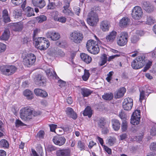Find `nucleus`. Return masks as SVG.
I'll return each instance as SVG.
<instances>
[{"instance_id":"obj_1","label":"nucleus","mask_w":156,"mask_h":156,"mask_svg":"<svg viewBox=\"0 0 156 156\" xmlns=\"http://www.w3.org/2000/svg\"><path fill=\"white\" fill-rule=\"evenodd\" d=\"M33 109L29 106H27L21 109L20 110V117L25 121H28L31 119L32 115L35 116L36 115L33 114Z\"/></svg>"},{"instance_id":"obj_2","label":"nucleus","mask_w":156,"mask_h":156,"mask_svg":"<svg viewBox=\"0 0 156 156\" xmlns=\"http://www.w3.org/2000/svg\"><path fill=\"white\" fill-rule=\"evenodd\" d=\"M35 46L41 50L47 49L50 46V42L45 38L39 37L34 39Z\"/></svg>"},{"instance_id":"obj_3","label":"nucleus","mask_w":156,"mask_h":156,"mask_svg":"<svg viewBox=\"0 0 156 156\" xmlns=\"http://www.w3.org/2000/svg\"><path fill=\"white\" fill-rule=\"evenodd\" d=\"M98 21V17L96 13L92 11L89 13L87 19V22L90 25L92 26H95Z\"/></svg>"},{"instance_id":"obj_4","label":"nucleus","mask_w":156,"mask_h":156,"mask_svg":"<svg viewBox=\"0 0 156 156\" xmlns=\"http://www.w3.org/2000/svg\"><path fill=\"white\" fill-rule=\"evenodd\" d=\"M83 38V34L76 31L73 32L70 34V39L71 41L77 44L81 42Z\"/></svg>"},{"instance_id":"obj_5","label":"nucleus","mask_w":156,"mask_h":156,"mask_svg":"<svg viewBox=\"0 0 156 156\" xmlns=\"http://www.w3.org/2000/svg\"><path fill=\"white\" fill-rule=\"evenodd\" d=\"M143 12L141 8L139 6H136L132 10V16L133 18L138 20L142 17Z\"/></svg>"},{"instance_id":"obj_6","label":"nucleus","mask_w":156,"mask_h":156,"mask_svg":"<svg viewBox=\"0 0 156 156\" xmlns=\"http://www.w3.org/2000/svg\"><path fill=\"white\" fill-rule=\"evenodd\" d=\"M35 60V55L33 54L29 53L23 59V62L24 65L30 67L33 65Z\"/></svg>"},{"instance_id":"obj_7","label":"nucleus","mask_w":156,"mask_h":156,"mask_svg":"<svg viewBox=\"0 0 156 156\" xmlns=\"http://www.w3.org/2000/svg\"><path fill=\"white\" fill-rule=\"evenodd\" d=\"M128 35L126 32H122L120 33L119 37L117 38L118 44L121 46L125 45L127 42Z\"/></svg>"},{"instance_id":"obj_8","label":"nucleus","mask_w":156,"mask_h":156,"mask_svg":"<svg viewBox=\"0 0 156 156\" xmlns=\"http://www.w3.org/2000/svg\"><path fill=\"white\" fill-rule=\"evenodd\" d=\"M140 110H136L133 112L131 119V123L133 125H136L139 124L140 115Z\"/></svg>"},{"instance_id":"obj_9","label":"nucleus","mask_w":156,"mask_h":156,"mask_svg":"<svg viewBox=\"0 0 156 156\" xmlns=\"http://www.w3.org/2000/svg\"><path fill=\"white\" fill-rule=\"evenodd\" d=\"M133 100L131 98L127 97L123 100L122 106L124 110L126 111L130 110L133 106Z\"/></svg>"},{"instance_id":"obj_10","label":"nucleus","mask_w":156,"mask_h":156,"mask_svg":"<svg viewBox=\"0 0 156 156\" xmlns=\"http://www.w3.org/2000/svg\"><path fill=\"white\" fill-rule=\"evenodd\" d=\"M141 6L143 9L148 13H151L153 12L154 9L153 5L148 1H142Z\"/></svg>"},{"instance_id":"obj_11","label":"nucleus","mask_w":156,"mask_h":156,"mask_svg":"<svg viewBox=\"0 0 156 156\" xmlns=\"http://www.w3.org/2000/svg\"><path fill=\"white\" fill-rule=\"evenodd\" d=\"M52 140L55 144L60 146L63 145L66 142V139L65 137L59 136H55L54 137Z\"/></svg>"},{"instance_id":"obj_12","label":"nucleus","mask_w":156,"mask_h":156,"mask_svg":"<svg viewBox=\"0 0 156 156\" xmlns=\"http://www.w3.org/2000/svg\"><path fill=\"white\" fill-rule=\"evenodd\" d=\"M46 36L48 38L53 41H56L60 38L59 33L53 31H49L46 33Z\"/></svg>"},{"instance_id":"obj_13","label":"nucleus","mask_w":156,"mask_h":156,"mask_svg":"<svg viewBox=\"0 0 156 156\" xmlns=\"http://www.w3.org/2000/svg\"><path fill=\"white\" fill-rule=\"evenodd\" d=\"M32 2L34 6L40 9L43 8L46 5L44 0H32Z\"/></svg>"},{"instance_id":"obj_14","label":"nucleus","mask_w":156,"mask_h":156,"mask_svg":"<svg viewBox=\"0 0 156 156\" xmlns=\"http://www.w3.org/2000/svg\"><path fill=\"white\" fill-rule=\"evenodd\" d=\"M34 92L36 95L39 96L42 98H46L48 96V94L46 91L39 88L35 89Z\"/></svg>"},{"instance_id":"obj_15","label":"nucleus","mask_w":156,"mask_h":156,"mask_svg":"<svg viewBox=\"0 0 156 156\" xmlns=\"http://www.w3.org/2000/svg\"><path fill=\"white\" fill-rule=\"evenodd\" d=\"M126 89L122 87L120 88L115 94V98H119L122 97L126 92Z\"/></svg>"},{"instance_id":"obj_16","label":"nucleus","mask_w":156,"mask_h":156,"mask_svg":"<svg viewBox=\"0 0 156 156\" xmlns=\"http://www.w3.org/2000/svg\"><path fill=\"white\" fill-rule=\"evenodd\" d=\"M100 28L103 31H107L109 30L110 23L106 20L102 21L100 23Z\"/></svg>"},{"instance_id":"obj_17","label":"nucleus","mask_w":156,"mask_h":156,"mask_svg":"<svg viewBox=\"0 0 156 156\" xmlns=\"http://www.w3.org/2000/svg\"><path fill=\"white\" fill-rule=\"evenodd\" d=\"M80 57L83 61L87 64L90 63L92 61V58L89 55L85 53H82L80 55Z\"/></svg>"},{"instance_id":"obj_18","label":"nucleus","mask_w":156,"mask_h":156,"mask_svg":"<svg viewBox=\"0 0 156 156\" xmlns=\"http://www.w3.org/2000/svg\"><path fill=\"white\" fill-rule=\"evenodd\" d=\"M130 20L129 19L128 17H123L120 21V26L122 27H126L129 24Z\"/></svg>"},{"instance_id":"obj_19","label":"nucleus","mask_w":156,"mask_h":156,"mask_svg":"<svg viewBox=\"0 0 156 156\" xmlns=\"http://www.w3.org/2000/svg\"><path fill=\"white\" fill-rule=\"evenodd\" d=\"M10 35V32L9 29H5L2 33V35L0 37V38L2 40L6 41L8 40Z\"/></svg>"},{"instance_id":"obj_20","label":"nucleus","mask_w":156,"mask_h":156,"mask_svg":"<svg viewBox=\"0 0 156 156\" xmlns=\"http://www.w3.org/2000/svg\"><path fill=\"white\" fill-rule=\"evenodd\" d=\"M23 22H19L15 23L12 27V29L15 31H20L23 28Z\"/></svg>"},{"instance_id":"obj_21","label":"nucleus","mask_w":156,"mask_h":156,"mask_svg":"<svg viewBox=\"0 0 156 156\" xmlns=\"http://www.w3.org/2000/svg\"><path fill=\"white\" fill-rule=\"evenodd\" d=\"M136 59L140 64V66L142 67L145 64V57L143 55L138 56Z\"/></svg>"},{"instance_id":"obj_22","label":"nucleus","mask_w":156,"mask_h":156,"mask_svg":"<svg viewBox=\"0 0 156 156\" xmlns=\"http://www.w3.org/2000/svg\"><path fill=\"white\" fill-rule=\"evenodd\" d=\"M112 127L115 130H118L120 128V124L119 121L115 119H114L112 120Z\"/></svg>"},{"instance_id":"obj_23","label":"nucleus","mask_w":156,"mask_h":156,"mask_svg":"<svg viewBox=\"0 0 156 156\" xmlns=\"http://www.w3.org/2000/svg\"><path fill=\"white\" fill-rule=\"evenodd\" d=\"M57 156H68V149L59 150L56 151Z\"/></svg>"},{"instance_id":"obj_24","label":"nucleus","mask_w":156,"mask_h":156,"mask_svg":"<svg viewBox=\"0 0 156 156\" xmlns=\"http://www.w3.org/2000/svg\"><path fill=\"white\" fill-rule=\"evenodd\" d=\"M51 70L50 69H47L45 71V73L47 76L50 79L53 78L54 77H55L57 75L55 71Z\"/></svg>"},{"instance_id":"obj_25","label":"nucleus","mask_w":156,"mask_h":156,"mask_svg":"<svg viewBox=\"0 0 156 156\" xmlns=\"http://www.w3.org/2000/svg\"><path fill=\"white\" fill-rule=\"evenodd\" d=\"M24 11L25 12V15L28 17H30L34 15L33 9L30 7H27L25 9Z\"/></svg>"},{"instance_id":"obj_26","label":"nucleus","mask_w":156,"mask_h":156,"mask_svg":"<svg viewBox=\"0 0 156 156\" xmlns=\"http://www.w3.org/2000/svg\"><path fill=\"white\" fill-rule=\"evenodd\" d=\"M96 44V42L94 40H90L88 41L86 43V47L88 51H89Z\"/></svg>"},{"instance_id":"obj_27","label":"nucleus","mask_w":156,"mask_h":156,"mask_svg":"<svg viewBox=\"0 0 156 156\" xmlns=\"http://www.w3.org/2000/svg\"><path fill=\"white\" fill-rule=\"evenodd\" d=\"M23 94L29 100H31L34 97L33 94L31 91L28 89H26L24 91Z\"/></svg>"},{"instance_id":"obj_28","label":"nucleus","mask_w":156,"mask_h":156,"mask_svg":"<svg viewBox=\"0 0 156 156\" xmlns=\"http://www.w3.org/2000/svg\"><path fill=\"white\" fill-rule=\"evenodd\" d=\"M8 76L14 74L17 70L16 68L13 65H8Z\"/></svg>"},{"instance_id":"obj_29","label":"nucleus","mask_w":156,"mask_h":156,"mask_svg":"<svg viewBox=\"0 0 156 156\" xmlns=\"http://www.w3.org/2000/svg\"><path fill=\"white\" fill-rule=\"evenodd\" d=\"M92 114V110L90 107L87 106L85 109L83 113L85 116H87L89 118L91 117Z\"/></svg>"},{"instance_id":"obj_30","label":"nucleus","mask_w":156,"mask_h":156,"mask_svg":"<svg viewBox=\"0 0 156 156\" xmlns=\"http://www.w3.org/2000/svg\"><path fill=\"white\" fill-rule=\"evenodd\" d=\"M139 91L140 92L139 101L141 103H142V101L145 99L146 96L147 97L149 95V94H145V91L141 89H139Z\"/></svg>"},{"instance_id":"obj_31","label":"nucleus","mask_w":156,"mask_h":156,"mask_svg":"<svg viewBox=\"0 0 156 156\" xmlns=\"http://www.w3.org/2000/svg\"><path fill=\"white\" fill-rule=\"evenodd\" d=\"M93 48H92L90 50L89 52L91 54L95 55L98 54L100 51L98 45L97 44L95 45Z\"/></svg>"},{"instance_id":"obj_32","label":"nucleus","mask_w":156,"mask_h":156,"mask_svg":"<svg viewBox=\"0 0 156 156\" xmlns=\"http://www.w3.org/2000/svg\"><path fill=\"white\" fill-rule=\"evenodd\" d=\"M8 65H2L0 67V71L5 75L8 76Z\"/></svg>"},{"instance_id":"obj_33","label":"nucleus","mask_w":156,"mask_h":156,"mask_svg":"<svg viewBox=\"0 0 156 156\" xmlns=\"http://www.w3.org/2000/svg\"><path fill=\"white\" fill-rule=\"evenodd\" d=\"M69 117L72 118L73 119H76L77 117V115L76 113L71 108H69Z\"/></svg>"},{"instance_id":"obj_34","label":"nucleus","mask_w":156,"mask_h":156,"mask_svg":"<svg viewBox=\"0 0 156 156\" xmlns=\"http://www.w3.org/2000/svg\"><path fill=\"white\" fill-rule=\"evenodd\" d=\"M107 58L105 54H104L101 58V60L99 62V66H101L106 63L107 62Z\"/></svg>"},{"instance_id":"obj_35","label":"nucleus","mask_w":156,"mask_h":156,"mask_svg":"<svg viewBox=\"0 0 156 156\" xmlns=\"http://www.w3.org/2000/svg\"><path fill=\"white\" fill-rule=\"evenodd\" d=\"M77 147L80 151L85 150V144L83 140H78L77 142Z\"/></svg>"},{"instance_id":"obj_36","label":"nucleus","mask_w":156,"mask_h":156,"mask_svg":"<svg viewBox=\"0 0 156 156\" xmlns=\"http://www.w3.org/2000/svg\"><path fill=\"white\" fill-rule=\"evenodd\" d=\"M0 145L2 147L4 148H8L9 147L8 142L5 139H2L0 140Z\"/></svg>"},{"instance_id":"obj_37","label":"nucleus","mask_w":156,"mask_h":156,"mask_svg":"<svg viewBox=\"0 0 156 156\" xmlns=\"http://www.w3.org/2000/svg\"><path fill=\"white\" fill-rule=\"evenodd\" d=\"M155 22V20L154 17L151 16H147V21H146V24L151 25Z\"/></svg>"},{"instance_id":"obj_38","label":"nucleus","mask_w":156,"mask_h":156,"mask_svg":"<svg viewBox=\"0 0 156 156\" xmlns=\"http://www.w3.org/2000/svg\"><path fill=\"white\" fill-rule=\"evenodd\" d=\"M91 91L90 90L86 88L82 89L81 93L83 96L85 97H87L91 93Z\"/></svg>"},{"instance_id":"obj_39","label":"nucleus","mask_w":156,"mask_h":156,"mask_svg":"<svg viewBox=\"0 0 156 156\" xmlns=\"http://www.w3.org/2000/svg\"><path fill=\"white\" fill-rule=\"evenodd\" d=\"M90 74L88 70H87L86 69H84V74L82 76V78L83 80L84 81H87L90 76Z\"/></svg>"},{"instance_id":"obj_40","label":"nucleus","mask_w":156,"mask_h":156,"mask_svg":"<svg viewBox=\"0 0 156 156\" xmlns=\"http://www.w3.org/2000/svg\"><path fill=\"white\" fill-rule=\"evenodd\" d=\"M137 62V60L135 59L131 63V66L133 68L135 69H138L141 68V67H139L140 64Z\"/></svg>"},{"instance_id":"obj_41","label":"nucleus","mask_w":156,"mask_h":156,"mask_svg":"<svg viewBox=\"0 0 156 156\" xmlns=\"http://www.w3.org/2000/svg\"><path fill=\"white\" fill-rule=\"evenodd\" d=\"M22 15V11L20 10L15 9L13 11V16L15 17V18H18Z\"/></svg>"},{"instance_id":"obj_42","label":"nucleus","mask_w":156,"mask_h":156,"mask_svg":"<svg viewBox=\"0 0 156 156\" xmlns=\"http://www.w3.org/2000/svg\"><path fill=\"white\" fill-rule=\"evenodd\" d=\"M102 98L107 100H111L113 98V95L111 93H106L102 96Z\"/></svg>"},{"instance_id":"obj_43","label":"nucleus","mask_w":156,"mask_h":156,"mask_svg":"<svg viewBox=\"0 0 156 156\" xmlns=\"http://www.w3.org/2000/svg\"><path fill=\"white\" fill-rule=\"evenodd\" d=\"M128 128V122L126 120H123L121 125V129L122 131H126Z\"/></svg>"},{"instance_id":"obj_44","label":"nucleus","mask_w":156,"mask_h":156,"mask_svg":"<svg viewBox=\"0 0 156 156\" xmlns=\"http://www.w3.org/2000/svg\"><path fill=\"white\" fill-rule=\"evenodd\" d=\"M116 139L114 137H110L109 139L108 140L107 143L110 146H112L115 143Z\"/></svg>"},{"instance_id":"obj_45","label":"nucleus","mask_w":156,"mask_h":156,"mask_svg":"<svg viewBox=\"0 0 156 156\" xmlns=\"http://www.w3.org/2000/svg\"><path fill=\"white\" fill-rule=\"evenodd\" d=\"M36 19L39 23H41L45 21L47 19V17L45 16L41 15L37 17Z\"/></svg>"},{"instance_id":"obj_46","label":"nucleus","mask_w":156,"mask_h":156,"mask_svg":"<svg viewBox=\"0 0 156 156\" xmlns=\"http://www.w3.org/2000/svg\"><path fill=\"white\" fill-rule=\"evenodd\" d=\"M119 116L120 119L122 120V121L124 120H126V115L124 112L121 111L119 112Z\"/></svg>"},{"instance_id":"obj_47","label":"nucleus","mask_w":156,"mask_h":156,"mask_svg":"<svg viewBox=\"0 0 156 156\" xmlns=\"http://www.w3.org/2000/svg\"><path fill=\"white\" fill-rule=\"evenodd\" d=\"M56 148L55 146L52 145H48L47 147V148L46 150V151H55L56 150Z\"/></svg>"},{"instance_id":"obj_48","label":"nucleus","mask_w":156,"mask_h":156,"mask_svg":"<svg viewBox=\"0 0 156 156\" xmlns=\"http://www.w3.org/2000/svg\"><path fill=\"white\" fill-rule=\"evenodd\" d=\"M15 124L16 126L17 127L25 125L24 123L18 119L16 120L15 122Z\"/></svg>"},{"instance_id":"obj_49","label":"nucleus","mask_w":156,"mask_h":156,"mask_svg":"<svg viewBox=\"0 0 156 156\" xmlns=\"http://www.w3.org/2000/svg\"><path fill=\"white\" fill-rule=\"evenodd\" d=\"M113 73V72L112 71L109 72L108 74H107V76L106 78V79L108 82H110L112 78V76Z\"/></svg>"},{"instance_id":"obj_50","label":"nucleus","mask_w":156,"mask_h":156,"mask_svg":"<svg viewBox=\"0 0 156 156\" xmlns=\"http://www.w3.org/2000/svg\"><path fill=\"white\" fill-rule=\"evenodd\" d=\"M76 55V52L75 51H71L70 52V56L71 60L70 61L71 62L72 64H74V63L73 62V59L74 58Z\"/></svg>"},{"instance_id":"obj_51","label":"nucleus","mask_w":156,"mask_h":156,"mask_svg":"<svg viewBox=\"0 0 156 156\" xmlns=\"http://www.w3.org/2000/svg\"><path fill=\"white\" fill-rule=\"evenodd\" d=\"M98 124L99 126L101 128H102L105 125L104 119L103 118L100 119L98 121Z\"/></svg>"},{"instance_id":"obj_52","label":"nucleus","mask_w":156,"mask_h":156,"mask_svg":"<svg viewBox=\"0 0 156 156\" xmlns=\"http://www.w3.org/2000/svg\"><path fill=\"white\" fill-rule=\"evenodd\" d=\"M47 7L48 9H53L55 8V4L53 2L49 3Z\"/></svg>"},{"instance_id":"obj_53","label":"nucleus","mask_w":156,"mask_h":156,"mask_svg":"<svg viewBox=\"0 0 156 156\" xmlns=\"http://www.w3.org/2000/svg\"><path fill=\"white\" fill-rule=\"evenodd\" d=\"M58 12L57 11H54L52 12V15L53 18L54 20L56 21L58 17Z\"/></svg>"},{"instance_id":"obj_54","label":"nucleus","mask_w":156,"mask_h":156,"mask_svg":"<svg viewBox=\"0 0 156 156\" xmlns=\"http://www.w3.org/2000/svg\"><path fill=\"white\" fill-rule=\"evenodd\" d=\"M6 49V45L2 43H0V53L3 52Z\"/></svg>"},{"instance_id":"obj_55","label":"nucleus","mask_w":156,"mask_h":156,"mask_svg":"<svg viewBox=\"0 0 156 156\" xmlns=\"http://www.w3.org/2000/svg\"><path fill=\"white\" fill-rule=\"evenodd\" d=\"M103 148L105 151H106L108 154H111L112 153V150L106 145H104Z\"/></svg>"},{"instance_id":"obj_56","label":"nucleus","mask_w":156,"mask_h":156,"mask_svg":"<svg viewBox=\"0 0 156 156\" xmlns=\"http://www.w3.org/2000/svg\"><path fill=\"white\" fill-rule=\"evenodd\" d=\"M23 0H12V2L13 4L16 5H18L22 3Z\"/></svg>"},{"instance_id":"obj_57","label":"nucleus","mask_w":156,"mask_h":156,"mask_svg":"<svg viewBox=\"0 0 156 156\" xmlns=\"http://www.w3.org/2000/svg\"><path fill=\"white\" fill-rule=\"evenodd\" d=\"M66 19L65 17L61 16L58 18L56 21H58L59 22L65 23L66 22Z\"/></svg>"},{"instance_id":"obj_58","label":"nucleus","mask_w":156,"mask_h":156,"mask_svg":"<svg viewBox=\"0 0 156 156\" xmlns=\"http://www.w3.org/2000/svg\"><path fill=\"white\" fill-rule=\"evenodd\" d=\"M138 40V37L136 35L133 36L131 38V41L133 43H136L137 42Z\"/></svg>"},{"instance_id":"obj_59","label":"nucleus","mask_w":156,"mask_h":156,"mask_svg":"<svg viewBox=\"0 0 156 156\" xmlns=\"http://www.w3.org/2000/svg\"><path fill=\"white\" fill-rule=\"evenodd\" d=\"M151 64L152 62H149L147 64L143 69V71L145 72L148 70L150 67Z\"/></svg>"},{"instance_id":"obj_60","label":"nucleus","mask_w":156,"mask_h":156,"mask_svg":"<svg viewBox=\"0 0 156 156\" xmlns=\"http://www.w3.org/2000/svg\"><path fill=\"white\" fill-rule=\"evenodd\" d=\"M58 85L61 87L65 86L66 85V82L61 80H60L58 81Z\"/></svg>"},{"instance_id":"obj_61","label":"nucleus","mask_w":156,"mask_h":156,"mask_svg":"<svg viewBox=\"0 0 156 156\" xmlns=\"http://www.w3.org/2000/svg\"><path fill=\"white\" fill-rule=\"evenodd\" d=\"M37 82L39 83H37V84L41 86H44L45 83V80L41 79V78L40 79H37Z\"/></svg>"},{"instance_id":"obj_62","label":"nucleus","mask_w":156,"mask_h":156,"mask_svg":"<svg viewBox=\"0 0 156 156\" xmlns=\"http://www.w3.org/2000/svg\"><path fill=\"white\" fill-rule=\"evenodd\" d=\"M150 148L151 150L156 151V143H151L150 146Z\"/></svg>"},{"instance_id":"obj_63","label":"nucleus","mask_w":156,"mask_h":156,"mask_svg":"<svg viewBox=\"0 0 156 156\" xmlns=\"http://www.w3.org/2000/svg\"><path fill=\"white\" fill-rule=\"evenodd\" d=\"M57 126L55 124H51L49 125L50 130L52 132H55Z\"/></svg>"},{"instance_id":"obj_64","label":"nucleus","mask_w":156,"mask_h":156,"mask_svg":"<svg viewBox=\"0 0 156 156\" xmlns=\"http://www.w3.org/2000/svg\"><path fill=\"white\" fill-rule=\"evenodd\" d=\"M150 133L152 136H155L156 135V127L155 126L153 127L152 128Z\"/></svg>"}]
</instances>
